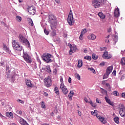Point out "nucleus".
<instances>
[{"instance_id": "ea45409f", "label": "nucleus", "mask_w": 125, "mask_h": 125, "mask_svg": "<svg viewBox=\"0 0 125 125\" xmlns=\"http://www.w3.org/2000/svg\"><path fill=\"white\" fill-rule=\"evenodd\" d=\"M17 102H20L21 104H24V103H25V102H24L23 100L20 99L17 100Z\"/></svg>"}, {"instance_id": "4d7b16f0", "label": "nucleus", "mask_w": 125, "mask_h": 125, "mask_svg": "<svg viewBox=\"0 0 125 125\" xmlns=\"http://www.w3.org/2000/svg\"><path fill=\"white\" fill-rule=\"evenodd\" d=\"M68 45L69 46V47L71 49L73 48V45L72 44H71V43H69L68 44Z\"/></svg>"}, {"instance_id": "f03ea898", "label": "nucleus", "mask_w": 125, "mask_h": 125, "mask_svg": "<svg viewBox=\"0 0 125 125\" xmlns=\"http://www.w3.org/2000/svg\"><path fill=\"white\" fill-rule=\"evenodd\" d=\"M107 0H93L92 1V4L95 8H99L103 5H105V1Z\"/></svg>"}, {"instance_id": "7ed1b4c3", "label": "nucleus", "mask_w": 125, "mask_h": 125, "mask_svg": "<svg viewBox=\"0 0 125 125\" xmlns=\"http://www.w3.org/2000/svg\"><path fill=\"white\" fill-rule=\"evenodd\" d=\"M19 40L20 42L23 43L26 47L27 48H31V44H30V42L27 39H26L24 36H22V35H20L19 36Z\"/></svg>"}, {"instance_id": "4468645a", "label": "nucleus", "mask_w": 125, "mask_h": 125, "mask_svg": "<svg viewBox=\"0 0 125 125\" xmlns=\"http://www.w3.org/2000/svg\"><path fill=\"white\" fill-rule=\"evenodd\" d=\"M28 11L30 15H34L36 13V9L33 7H29L28 8Z\"/></svg>"}, {"instance_id": "a878e982", "label": "nucleus", "mask_w": 125, "mask_h": 125, "mask_svg": "<svg viewBox=\"0 0 125 125\" xmlns=\"http://www.w3.org/2000/svg\"><path fill=\"white\" fill-rule=\"evenodd\" d=\"M27 121H26L25 120H24V119L21 118H20V124L21 125H23Z\"/></svg>"}, {"instance_id": "79ce46f5", "label": "nucleus", "mask_w": 125, "mask_h": 125, "mask_svg": "<svg viewBox=\"0 0 125 125\" xmlns=\"http://www.w3.org/2000/svg\"><path fill=\"white\" fill-rule=\"evenodd\" d=\"M75 76H76V79H78V80H79V81L81 80V76H80V75L79 74H75Z\"/></svg>"}, {"instance_id": "0eeeda50", "label": "nucleus", "mask_w": 125, "mask_h": 125, "mask_svg": "<svg viewBox=\"0 0 125 125\" xmlns=\"http://www.w3.org/2000/svg\"><path fill=\"white\" fill-rule=\"evenodd\" d=\"M52 58L51 55L50 54H45L42 56V59L46 63H51L52 62Z\"/></svg>"}, {"instance_id": "bf43d9fd", "label": "nucleus", "mask_w": 125, "mask_h": 125, "mask_svg": "<svg viewBox=\"0 0 125 125\" xmlns=\"http://www.w3.org/2000/svg\"><path fill=\"white\" fill-rule=\"evenodd\" d=\"M125 78V74H124L122 77H121V80H124V79Z\"/></svg>"}, {"instance_id": "864d4df0", "label": "nucleus", "mask_w": 125, "mask_h": 125, "mask_svg": "<svg viewBox=\"0 0 125 125\" xmlns=\"http://www.w3.org/2000/svg\"><path fill=\"white\" fill-rule=\"evenodd\" d=\"M92 107H93L94 108L96 107V106H97V104H96V103H94L92 104V105H91Z\"/></svg>"}, {"instance_id": "f257e3e1", "label": "nucleus", "mask_w": 125, "mask_h": 125, "mask_svg": "<svg viewBox=\"0 0 125 125\" xmlns=\"http://www.w3.org/2000/svg\"><path fill=\"white\" fill-rule=\"evenodd\" d=\"M56 17L53 15H50L49 16V22L51 24V29L54 30L58 26V22L56 21Z\"/></svg>"}, {"instance_id": "20e7f679", "label": "nucleus", "mask_w": 125, "mask_h": 125, "mask_svg": "<svg viewBox=\"0 0 125 125\" xmlns=\"http://www.w3.org/2000/svg\"><path fill=\"white\" fill-rule=\"evenodd\" d=\"M97 110H95L94 111L91 112V114L92 115V116H94L101 122L102 124H104V125H105L106 124V119L104 117H102L100 115H98V114H97Z\"/></svg>"}, {"instance_id": "9b49d317", "label": "nucleus", "mask_w": 125, "mask_h": 125, "mask_svg": "<svg viewBox=\"0 0 125 125\" xmlns=\"http://www.w3.org/2000/svg\"><path fill=\"white\" fill-rule=\"evenodd\" d=\"M60 87L61 89H62V92L64 94V95H66V94H68V89L67 87L64 85V84H60Z\"/></svg>"}, {"instance_id": "ddd939ff", "label": "nucleus", "mask_w": 125, "mask_h": 125, "mask_svg": "<svg viewBox=\"0 0 125 125\" xmlns=\"http://www.w3.org/2000/svg\"><path fill=\"white\" fill-rule=\"evenodd\" d=\"M103 58H104V59H110L112 58V55L108 54V51H105L103 55Z\"/></svg>"}, {"instance_id": "6e6d98bb", "label": "nucleus", "mask_w": 125, "mask_h": 125, "mask_svg": "<svg viewBox=\"0 0 125 125\" xmlns=\"http://www.w3.org/2000/svg\"><path fill=\"white\" fill-rule=\"evenodd\" d=\"M121 97H122L123 98H125V92L122 93L121 95Z\"/></svg>"}, {"instance_id": "4c0bfd02", "label": "nucleus", "mask_w": 125, "mask_h": 125, "mask_svg": "<svg viewBox=\"0 0 125 125\" xmlns=\"http://www.w3.org/2000/svg\"><path fill=\"white\" fill-rule=\"evenodd\" d=\"M113 94L114 95V96H119V93H118V91H113Z\"/></svg>"}, {"instance_id": "c85d7f7f", "label": "nucleus", "mask_w": 125, "mask_h": 125, "mask_svg": "<svg viewBox=\"0 0 125 125\" xmlns=\"http://www.w3.org/2000/svg\"><path fill=\"white\" fill-rule=\"evenodd\" d=\"M118 37L117 35H115L114 36V43L113 44H114V45L116 44V43L117 42H118Z\"/></svg>"}, {"instance_id": "393cba45", "label": "nucleus", "mask_w": 125, "mask_h": 125, "mask_svg": "<svg viewBox=\"0 0 125 125\" xmlns=\"http://www.w3.org/2000/svg\"><path fill=\"white\" fill-rule=\"evenodd\" d=\"M54 91L57 95H60V92H59V89H58V87H55L54 88Z\"/></svg>"}, {"instance_id": "603ef678", "label": "nucleus", "mask_w": 125, "mask_h": 125, "mask_svg": "<svg viewBox=\"0 0 125 125\" xmlns=\"http://www.w3.org/2000/svg\"><path fill=\"white\" fill-rule=\"evenodd\" d=\"M112 75H113L114 76H116V75H117V71H116V70H113V72H112Z\"/></svg>"}, {"instance_id": "412c9836", "label": "nucleus", "mask_w": 125, "mask_h": 125, "mask_svg": "<svg viewBox=\"0 0 125 125\" xmlns=\"http://www.w3.org/2000/svg\"><path fill=\"white\" fill-rule=\"evenodd\" d=\"M104 99L105 100L106 103H108V104H109V105L113 106V103L111 102V100H109L108 97H105Z\"/></svg>"}, {"instance_id": "1a4fd4ad", "label": "nucleus", "mask_w": 125, "mask_h": 125, "mask_svg": "<svg viewBox=\"0 0 125 125\" xmlns=\"http://www.w3.org/2000/svg\"><path fill=\"white\" fill-rule=\"evenodd\" d=\"M23 58L24 60L27 62V63H32V59L31 58V56L29 55L27 52H24V49H23Z\"/></svg>"}, {"instance_id": "2f4dec72", "label": "nucleus", "mask_w": 125, "mask_h": 125, "mask_svg": "<svg viewBox=\"0 0 125 125\" xmlns=\"http://www.w3.org/2000/svg\"><path fill=\"white\" fill-rule=\"evenodd\" d=\"M84 59H85V60H88V61H91V57L89 56H86L84 57Z\"/></svg>"}, {"instance_id": "4be33fe9", "label": "nucleus", "mask_w": 125, "mask_h": 125, "mask_svg": "<svg viewBox=\"0 0 125 125\" xmlns=\"http://www.w3.org/2000/svg\"><path fill=\"white\" fill-rule=\"evenodd\" d=\"M6 116L10 119H13V113H12L11 112H6Z\"/></svg>"}, {"instance_id": "39448f33", "label": "nucleus", "mask_w": 125, "mask_h": 125, "mask_svg": "<svg viewBox=\"0 0 125 125\" xmlns=\"http://www.w3.org/2000/svg\"><path fill=\"white\" fill-rule=\"evenodd\" d=\"M12 44L14 49L17 50V51H21L22 49H23V47L21 46L19 42H16V40L12 41Z\"/></svg>"}, {"instance_id": "a19ab883", "label": "nucleus", "mask_w": 125, "mask_h": 125, "mask_svg": "<svg viewBox=\"0 0 125 125\" xmlns=\"http://www.w3.org/2000/svg\"><path fill=\"white\" fill-rule=\"evenodd\" d=\"M44 33L47 36L49 34V31H48L46 29H44Z\"/></svg>"}, {"instance_id": "6e6552de", "label": "nucleus", "mask_w": 125, "mask_h": 125, "mask_svg": "<svg viewBox=\"0 0 125 125\" xmlns=\"http://www.w3.org/2000/svg\"><path fill=\"white\" fill-rule=\"evenodd\" d=\"M113 65L108 66L107 68L106 72L103 76V80H105L109 78V76L110 75V74H111V73H112V71H113Z\"/></svg>"}, {"instance_id": "aec40b11", "label": "nucleus", "mask_w": 125, "mask_h": 125, "mask_svg": "<svg viewBox=\"0 0 125 125\" xmlns=\"http://www.w3.org/2000/svg\"><path fill=\"white\" fill-rule=\"evenodd\" d=\"M98 16H99L101 19H105V18H106V16L102 12L98 13Z\"/></svg>"}, {"instance_id": "c9c22d12", "label": "nucleus", "mask_w": 125, "mask_h": 125, "mask_svg": "<svg viewBox=\"0 0 125 125\" xmlns=\"http://www.w3.org/2000/svg\"><path fill=\"white\" fill-rule=\"evenodd\" d=\"M41 105L42 108H43V109H45V104H44V102H42Z\"/></svg>"}, {"instance_id": "dca6fc26", "label": "nucleus", "mask_w": 125, "mask_h": 125, "mask_svg": "<svg viewBox=\"0 0 125 125\" xmlns=\"http://www.w3.org/2000/svg\"><path fill=\"white\" fill-rule=\"evenodd\" d=\"M6 72L7 73L6 76L7 77V78H10V74L11 72V70H10V68L9 67V66L8 65H6Z\"/></svg>"}, {"instance_id": "f3484780", "label": "nucleus", "mask_w": 125, "mask_h": 125, "mask_svg": "<svg viewBox=\"0 0 125 125\" xmlns=\"http://www.w3.org/2000/svg\"><path fill=\"white\" fill-rule=\"evenodd\" d=\"M120 16V9L117 8L114 11V17L118 18Z\"/></svg>"}, {"instance_id": "13d9d810", "label": "nucleus", "mask_w": 125, "mask_h": 125, "mask_svg": "<svg viewBox=\"0 0 125 125\" xmlns=\"http://www.w3.org/2000/svg\"><path fill=\"white\" fill-rule=\"evenodd\" d=\"M68 83H72V78L71 77H69L68 78Z\"/></svg>"}, {"instance_id": "473e14b6", "label": "nucleus", "mask_w": 125, "mask_h": 125, "mask_svg": "<svg viewBox=\"0 0 125 125\" xmlns=\"http://www.w3.org/2000/svg\"><path fill=\"white\" fill-rule=\"evenodd\" d=\"M105 85L107 87V90L111 91V86L110 85V84H109V83H106Z\"/></svg>"}, {"instance_id": "f8f14e48", "label": "nucleus", "mask_w": 125, "mask_h": 125, "mask_svg": "<svg viewBox=\"0 0 125 125\" xmlns=\"http://www.w3.org/2000/svg\"><path fill=\"white\" fill-rule=\"evenodd\" d=\"M44 83L45 86L49 87L51 86V80L49 78H46L44 80Z\"/></svg>"}, {"instance_id": "6ab92c4d", "label": "nucleus", "mask_w": 125, "mask_h": 125, "mask_svg": "<svg viewBox=\"0 0 125 125\" xmlns=\"http://www.w3.org/2000/svg\"><path fill=\"white\" fill-rule=\"evenodd\" d=\"M3 49L5 50L6 52L8 53V54H10V53H11V51L9 50V48L7 47V46L5 45H3Z\"/></svg>"}, {"instance_id": "0e129e2a", "label": "nucleus", "mask_w": 125, "mask_h": 125, "mask_svg": "<svg viewBox=\"0 0 125 125\" xmlns=\"http://www.w3.org/2000/svg\"><path fill=\"white\" fill-rule=\"evenodd\" d=\"M78 114L79 116H82V112H81V111H78Z\"/></svg>"}, {"instance_id": "09e8293b", "label": "nucleus", "mask_w": 125, "mask_h": 125, "mask_svg": "<svg viewBox=\"0 0 125 125\" xmlns=\"http://www.w3.org/2000/svg\"><path fill=\"white\" fill-rule=\"evenodd\" d=\"M111 32H112V28L109 27L107 29V33H111Z\"/></svg>"}, {"instance_id": "58836bf2", "label": "nucleus", "mask_w": 125, "mask_h": 125, "mask_svg": "<svg viewBox=\"0 0 125 125\" xmlns=\"http://www.w3.org/2000/svg\"><path fill=\"white\" fill-rule=\"evenodd\" d=\"M92 57L94 60H97V58H98V57H97V56H95L94 54L92 55Z\"/></svg>"}, {"instance_id": "338daca9", "label": "nucleus", "mask_w": 125, "mask_h": 125, "mask_svg": "<svg viewBox=\"0 0 125 125\" xmlns=\"http://www.w3.org/2000/svg\"><path fill=\"white\" fill-rule=\"evenodd\" d=\"M105 42H110V41H109V40H105Z\"/></svg>"}, {"instance_id": "f704fd0d", "label": "nucleus", "mask_w": 125, "mask_h": 125, "mask_svg": "<svg viewBox=\"0 0 125 125\" xmlns=\"http://www.w3.org/2000/svg\"><path fill=\"white\" fill-rule=\"evenodd\" d=\"M88 70H89V71H91V72H92V73H93V74H95L96 73L95 70H94V69H93V68L92 67L88 68Z\"/></svg>"}, {"instance_id": "8fccbe9b", "label": "nucleus", "mask_w": 125, "mask_h": 125, "mask_svg": "<svg viewBox=\"0 0 125 125\" xmlns=\"http://www.w3.org/2000/svg\"><path fill=\"white\" fill-rule=\"evenodd\" d=\"M60 82H61V84H64V83H63V78L62 77L60 79Z\"/></svg>"}, {"instance_id": "de8ad7c7", "label": "nucleus", "mask_w": 125, "mask_h": 125, "mask_svg": "<svg viewBox=\"0 0 125 125\" xmlns=\"http://www.w3.org/2000/svg\"><path fill=\"white\" fill-rule=\"evenodd\" d=\"M73 49L72 48H70V50H69V54L70 55H72V54H73Z\"/></svg>"}, {"instance_id": "5fc2aeb1", "label": "nucleus", "mask_w": 125, "mask_h": 125, "mask_svg": "<svg viewBox=\"0 0 125 125\" xmlns=\"http://www.w3.org/2000/svg\"><path fill=\"white\" fill-rule=\"evenodd\" d=\"M104 65H105V62H102L100 64V66H101L102 67H103V66H104Z\"/></svg>"}, {"instance_id": "3c124183", "label": "nucleus", "mask_w": 125, "mask_h": 125, "mask_svg": "<svg viewBox=\"0 0 125 125\" xmlns=\"http://www.w3.org/2000/svg\"><path fill=\"white\" fill-rule=\"evenodd\" d=\"M83 35L81 34L79 37L80 40H83Z\"/></svg>"}, {"instance_id": "49530a36", "label": "nucleus", "mask_w": 125, "mask_h": 125, "mask_svg": "<svg viewBox=\"0 0 125 125\" xmlns=\"http://www.w3.org/2000/svg\"><path fill=\"white\" fill-rule=\"evenodd\" d=\"M17 114H19L20 115H22V111L21 110H17L16 111Z\"/></svg>"}, {"instance_id": "052dcab7", "label": "nucleus", "mask_w": 125, "mask_h": 125, "mask_svg": "<svg viewBox=\"0 0 125 125\" xmlns=\"http://www.w3.org/2000/svg\"><path fill=\"white\" fill-rule=\"evenodd\" d=\"M43 95L47 97V96H48V94L46 92H44Z\"/></svg>"}, {"instance_id": "5701e85b", "label": "nucleus", "mask_w": 125, "mask_h": 125, "mask_svg": "<svg viewBox=\"0 0 125 125\" xmlns=\"http://www.w3.org/2000/svg\"><path fill=\"white\" fill-rule=\"evenodd\" d=\"M77 67L78 68H82L83 67V61L82 60H78Z\"/></svg>"}, {"instance_id": "c756f323", "label": "nucleus", "mask_w": 125, "mask_h": 125, "mask_svg": "<svg viewBox=\"0 0 125 125\" xmlns=\"http://www.w3.org/2000/svg\"><path fill=\"white\" fill-rule=\"evenodd\" d=\"M114 120L115 123H116V124H119V123H120V118H119L118 117H116L114 118Z\"/></svg>"}, {"instance_id": "bb28decb", "label": "nucleus", "mask_w": 125, "mask_h": 125, "mask_svg": "<svg viewBox=\"0 0 125 125\" xmlns=\"http://www.w3.org/2000/svg\"><path fill=\"white\" fill-rule=\"evenodd\" d=\"M16 20L18 21V22H21L22 21V17L19 16H17L16 17Z\"/></svg>"}, {"instance_id": "72a5a7b5", "label": "nucleus", "mask_w": 125, "mask_h": 125, "mask_svg": "<svg viewBox=\"0 0 125 125\" xmlns=\"http://www.w3.org/2000/svg\"><path fill=\"white\" fill-rule=\"evenodd\" d=\"M46 71L48 73H50V72H51V70H50V66H46Z\"/></svg>"}, {"instance_id": "a211bd4d", "label": "nucleus", "mask_w": 125, "mask_h": 125, "mask_svg": "<svg viewBox=\"0 0 125 125\" xmlns=\"http://www.w3.org/2000/svg\"><path fill=\"white\" fill-rule=\"evenodd\" d=\"M87 39L88 40H91L92 41H94V40H95L96 39V36L95 35L92 34L91 35H89L87 37Z\"/></svg>"}, {"instance_id": "37998d69", "label": "nucleus", "mask_w": 125, "mask_h": 125, "mask_svg": "<svg viewBox=\"0 0 125 125\" xmlns=\"http://www.w3.org/2000/svg\"><path fill=\"white\" fill-rule=\"evenodd\" d=\"M56 35V32H55V31H53L51 33V36L52 37H55Z\"/></svg>"}, {"instance_id": "cd10ccee", "label": "nucleus", "mask_w": 125, "mask_h": 125, "mask_svg": "<svg viewBox=\"0 0 125 125\" xmlns=\"http://www.w3.org/2000/svg\"><path fill=\"white\" fill-rule=\"evenodd\" d=\"M101 92L102 93V94L104 95H107V94H108V92H107V91L103 88H101Z\"/></svg>"}, {"instance_id": "b1692460", "label": "nucleus", "mask_w": 125, "mask_h": 125, "mask_svg": "<svg viewBox=\"0 0 125 125\" xmlns=\"http://www.w3.org/2000/svg\"><path fill=\"white\" fill-rule=\"evenodd\" d=\"M69 99L70 100H72L73 99V96H74V91H70V93H69L68 95Z\"/></svg>"}, {"instance_id": "a18cd8bd", "label": "nucleus", "mask_w": 125, "mask_h": 125, "mask_svg": "<svg viewBox=\"0 0 125 125\" xmlns=\"http://www.w3.org/2000/svg\"><path fill=\"white\" fill-rule=\"evenodd\" d=\"M30 21L29 22V24H30L31 26H34V23L33 22V21L32 20V19H30Z\"/></svg>"}, {"instance_id": "680f3d73", "label": "nucleus", "mask_w": 125, "mask_h": 125, "mask_svg": "<svg viewBox=\"0 0 125 125\" xmlns=\"http://www.w3.org/2000/svg\"><path fill=\"white\" fill-rule=\"evenodd\" d=\"M84 101L86 102V103H88V101L87 100V98H84Z\"/></svg>"}, {"instance_id": "e433bc0d", "label": "nucleus", "mask_w": 125, "mask_h": 125, "mask_svg": "<svg viewBox=\"0 0 125 125\" xmlns=\"http://www.w3.org/2000/svg\"><path fill=\"white\" fill-rule=\"evenodd\" d=\"M72 49V50H73V51L74 52H76L77 51V50H78V48H77V46L75 45L73 46Z\"/></svg>"}, {"instance_id": "e2e57ef3", "label": "nucleus", "mask_w": 125, "mask_h": 125, "mask_svg": "<svg viewBox=\"0 0 125 125\" xmlns=\"http://www.w3.org/2000/svg\"><path fill=\"white\" fill-rule=\"evenodd\" d=\"M121 53L122 55H125V50L124 51H121Z\"/></svg>"}, {"instance_id": "9d476101", "label": "nucleus", "mask_w": 125, "mask_h": 125, "mask_svg": "<svg viewBox=\"0 0 125 125\" xmlns=\"http://www.w3.org/2000/svg\"><path fill=\"white\" fill-rule=\"evenodd\" d=\"M119 114L121 117H123V118L125 117V105L123 104H122L120 106Z\"/></svg>"}, {"instance_id": "423d86ee", "label": "nucleus", "mask_w": 125, "mask_h": 125, "mask_svg": "<svg viewBox=\"0 0 125 125\" xmlns=\"http://www.w3.org/2000/svg\"><path fill=\"white\" fill-rule=\"evenodd\" d=\"M74 22L75 20L73 16V11H72V10H70L67 18V23L69 24V26H73Z\"/></svg>"}, {"instance_id": "2eb2a0df", "label": "nucleus", "mask_w": 125, "mask_h": 125, "mask_svg": "<svg viewBox=\"0 0 125 125\" xmlns=\"http://www.w3.org/2000/svg\"><path fill=\"white\" fill-rule=\"evenodd\" d=\"M25 83L28 87H33V84H32V81L30 79H25Z\"/></svg>"}, {"instance_id": "7c9ffc66", "label": "nucleus", "mask_w": 125, "mask_h": 125, "mask_svg": "<svg viewBox=\"0 0 125 125\" xmlns=\"http://www.w3.org/2000/svg\"><path fill=\"white\" fill-rule=\"evenodd\" d=\"M87 29H86V28H84L82 30L81 34V35H84V34H85V33H87Z\"/></svg>"}, {"instance_id": "69168bd1", "label": "nucleus", "mask_w": 125, "mask_h": 125, "mask_svg": "<svg viewBox=\"0 0 125 125\" xmlns=\"http://www.w3.org/2000/svg\"><path fill=\"white\" fill-rule=\"evenodd\" d=\"M37 61H38V62H39L40 64H42V62L41 61V60H40V59H38L37 60Z\"/></svg>"}, {"instance_id": "774afa93", "label": "nucleus", "mask_w": 125, "mask_h": 125, "mask_svg": "<svg viewBox=\"0 0 125 125\" xmlns=\"http://www.w3.org/2000/svg\"><path fill=\"white\" fill-rule=\"evenodd\" d=\"M41 125H49V124L47 123H43V124H42Z\"/></svg>"}, {"instance_id": "c03bdc74", "label": "nucleus", "mask_w": 125, "mask_h": 125, "mask_svg": "<svg viewBox=\"0 0 125 125\" xmlns=\"http://www.w3.org/2000/svg\"><path fill=\"white\" fill-rule=\"evenodd\" d=\"M96 101L97 103H98L99 104H101V101H100V100H99V99L97 98L96 99Z\"/></svg>"}]
</instances>
